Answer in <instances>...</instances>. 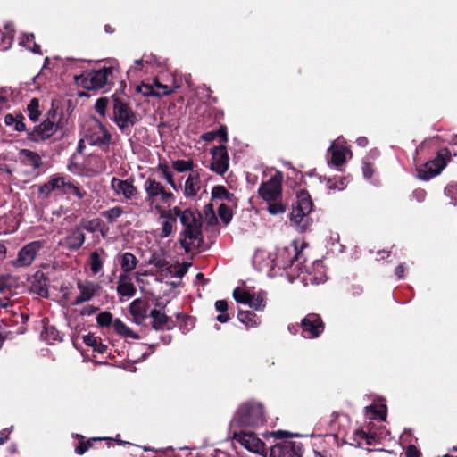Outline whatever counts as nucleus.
Listing matches in <instances>:
<instances>
[{"instance_id":"6e6552de","label":"nucleus","mask_w":457,"mask_h":457,"mask_svg":"<svg viewBox=\"0 0 457 457\" xmlns=\"http://www.w3.org/2000/svg\"><path fill=\"white\" fill-rule=\"evenodd\" d=\"M232 439L236 440L247 451L260 455L266 454L265 444L254 433L244 428L230 429Z\"/></svg>"},{"instance_id":"9b49d317","label":"nucleus","mask_w":457,"mask_h":457,"mask_svg":"<svg viewBox=\"0 0 457 457\" xmlns=\"http://www.w3.org/2000/svg\"><path fill=\"white\" fill-rule=\"evenodd\" d=\"M212 161L210 170L219 175L227 172L229 167V157L225 145L215 146L211 150Z\"/></svg>"},{"instance_id":"b1692460","label":"nucleus","mask_w":457,"mask_h":457,"mask_svg":"<svg viewBox=\"0 0 457 457\" xmlns=\"http://www.w3.org/2000/svg\"><path fill=\"white\" fill-rule=\"evenodd\" d=\"M328 154L331 155L330 162L334 166L344 164L346 161V155H351V152L346 147L336 141L332 142L328 150Z\"/></svg>"},{"instance_id":"c756f323","label":"nucleus","mask_w":457,"mask_h":457,"mask_svg":"<svg viewBox=\"0 0 457 457\" xmlns=\"http://www.w3.org/2000/svg\"><path fill=\"white\" fill-rule=\"evenodd\" d=\"M137 263H138V260L133 253H129V252L124 253L121 255V259H120V267L123 271L122 273L129 274V272H130L134 269H136Z\"/></svg>"},{"instance_id":"5701e85b","label":"nucleus","mask_w":457,"mask_h":457,"mask_svg":"<svg viewBox=\"0 0 457 457\" xmlns=\"http://www.w3.org/2000/svg\"><path fill=\"white\" fill-rule=\"evenodd\" d=\"M18 161L22 165L31 168L33 171L37 170L42 164L40 155L29 149H21L18 154Z\"/></svg>"},{"instance_id":"4be33fe9","label":"nucleus","mask_w":457,"mask_h":457,"mask_svg":"<svg viewBox=\"0 0 457 457\" xmlns=\"http://www.w3.org/2000/svg\"><path fill=\"white\" fill-rule=\"evenodd\" d=\"M273 457H300V447L294 442L276 445L271 451Z\"/></svg>"},{"instance_id":"473e14b6","label":"nucleus","mask_w":457,"mask_h":457,"mask_svg":"<svg viewBox=\"0 0 457 457\" xmlns=\"http://www.w3.org/2000/svg\"><path fill=\"white\" fill-rule=\"evenodd\" d=\"M113 328L116 333L120 336L130 337V338H138V336L133 332L124 322L120 320L117 319L113 321Z\"/></svg>"},{"instance_id":"338daca9","label":"nucleus","mask_w":457,"mask_h":457,"mask_svg":"<svg viewBox=\"0 0 457 457\" xmlns=\"http://www.w3.org/2000/svg\"><path fill=\"white\" fill-rule=\"evenodd\" d=\"M10 431L8 429H4L0 432V445H4L9 438Z\"/></svg>"},{"instance_id":"cd10ccee","label":"nucleus","mask_w":457,"mask_h":457,"mask_svg":"<svg viewBox=\"0 0 457 457\" xmlns=\"http://www.w3.org/2000/svg\"><path fill=\"white\" fill-rule=\"evenodd\" d=\"M237 318L247 328H256L261 323L259 317L250 311H239Z\"/></svg>"},{"instance_id":"2eb2a0df","label":"nucleus","mask_w":457,"mask_h":457,"mask_svg":"<svg viewBox=\"0 0 457 457\" xmlns=\"http://www.w3.org/2000/svg\"><path fill=\"white\" fill-rule=\"evenodd\" d=\"M302 335L305 338H316L324 329L323 322L319 315L308 314L301 322Z\"/></svg>"},{"instance_id":"13d9d810","label":"nucleus","mask_w":457,"mask_h":457,"mask_svg":"<svg viewBox=\"0 0 457 457\" xmlns=\"http://www.w3.org/2000/svg\"><path fill=\"white\" fill-rule=\"evenodd\" d=\"M10 290V285L8 279L5 278H0V293L4 294Z\"/></svg>"},{"instance_id":"7c9ffc66","label":"nucleus","mask_w":457,"mask_h":457,"mask_svg":"<svg viewBox=\"0 0 457 457\" xmlns=\"http://www.w3.org/2000/svg\"><path fill=\"white\" fill-rule=\"evenodd\" d=\"M24 117L22 115L7 114L4 117V123L7 126L13 127L14 130L21 132L26 129L24 124Z\"/></svg>"},{"instance_id":"8fccbe9b","label":"nucleus","mask_w":457,"mask_h":457,"mask_svg":"<svg viewBox=\"0 0 457 457\" xmlns=\"http://www.w3.org/2000/svg\"><path fill=\"white\" fill-rule=\"evenodd\" d=\"M87 195L86 191L80 188L79 186L75 185L72 181L70 184V187L66 192V195L69 197L70 195H74L78 199H82Z\"/></svg>"},{"instance_id":"79ce46f5","label":"nucleus","mask_w":457,"mask_h":457,"mask_svg":"<svg viewBox=\"0 0 457 457\" xmlns=\"http://www.w3.org/2000/svg\"><path fill=\"white\" fill-rule=\"evenodd\" d=\"M34 34H23L20 39V44L34 53H39L40 46L34 42Z\"/></svg>"},{"instance_id":"69168bd1","label":"nucleus","mask_w":457,"mask_h":457,"mask_svg":"<svg viewBox=\"0 0 457 457\" xmlns=\"http://www.w3.org/2000/svg\"><path fill=\"white\" fill-rule=\"evenodd\" d=\"M84 343L90 346H95L97 343L96 338L94 336L87 335L84 337Z\"/></svg>"},{"instance_id":"f3484780","label":"nucleus","mask_w":457,"mask_h":457,"mask_svg":"<svg viewBox=\"0 0 457 457\" xmlns=\"http://www.w3.org/2000/svg\"><path fill=\"white\" fill-rule=\"evenodd\" d=\"M77 288L79 295L74 299L73 305H79L84 302L90 301L100 291L101 286L90 280H79Z\"/></svg>"},{"instance_id":"a19ab883","label":"nucleus","mask_w":457,"mask_h":457,"mask_svg":"<svg viewBox=\"0 0 457 457\" xmlns=\"http://www.w3.org/2000/svg\"><path fill=\"white\" fill-rule=\"evenodd\" d=\"M123 213V209L120 206L112 207L102 212V217L109 223H114Z\"/></svg>"},{"instance_id":"7ed1b4c3","label":"nucleus","mask_w":457,"mask_h":457,"mask_svg":"<svg viewBox=\"0 0 457 457\" xmlns=\"http://www.w3.org/2000/svg\"><path fill=\"white\" fill-rule=\"evenodd\" d=\"M313 204L309 193L300 190L296 194V201L290 214V222L295 229L301 233L307 231L312 225V219L310 217Z\"/></svg>"},{"instance_id":"c9c22d12","label":"nucleus","mask_w":457,"mask_h":457,"mask_svg":"<svg viewBox=\"0 0 457 457\" xmlns=\"http://www.w3.org/2000/svg\"><path fill=\"white\" fill-rule=\"evenodd\" d=\"M188 270V264H170L168 265L165 269V271L173 278H181Z\"/></svg>"},{"instance_id":"4468645a","label":"nucleus","mask_w":457,"mask_h":457,"mask_svg":"<svg viewBox=\"0 0 457 457\" xmlns=\"http://www.w3.org/2000/svg\"><path fill=\"white\" fill-rule=\"evenodd\" d=\"M111 188L114 195L122 197L127 201L135 199L138 194L132 179H120L113 177L111 180Z\"/></svg>"},{"instance_id":"1a4fd4ad","label":"nucleus","mask_w":457,"mask_h":457,"mask_svg":"<svg viewBox=\"0 0 457 457\" xmlns=\"http://www.w3.org/2000/svg\"><path fill=\"white\" fill-rule=\"evenodd\" d=\"M44 246V242L41 240L32 241L25 245L17 254V258L12 262L15 268L28 267L35 261L38 252Z\"/></svg>"},{"instance_id":"0e129e2a","label":"nucleus","mask_w":457,"mask_h":457,"mask_svg":"<svg viewBox=\"0 0 457 457\" xmlns=\"http://www.w3.org/2000/svg\"><path fill=\"white\" fill-rule=\"evenodd\" d=\"M413 197L418 202H422L426 197V192L423 189H417L413 192Z\"/></svg>"},{"instance_id":"dca6fc26","label":"nucleus","mask_w":457,"mask_h":457,"mask_svg":"<svg viewBox=\"0 0 457 457\" xmlns=\"http://www.w3.org/2000/svg\"><path fill=\"white\" fill-rule=\"evenodd\" d=\"M233 297L237 303L247 304L257 311H262L265 307L264 297L262 294L256 295L237 287L233 292Z\"/></svg>"},{"instance_id":"f704fd0d","label":"nucleus","mask_w":457,"mask_h":457,"mask_svg":"<svg viewBox=\"0 0 457 457\" xmlns=\"http://www.w3.org/2000/svg\"><path fill=\"white\" fill-rule=\"evenodd\" d=\"M171 168L179 173L194 171V162L192 160H174L171 161Z\"/></svg>"},{"instance_id":"6e6d98bb","label":"nucleus","mask_w":457,"mask_h":457,"mask_svg":"<svg viewBox=\"0 0 457 457\" xmlns=\"http://www.w3.org/2000/svg\"><path fill=\"white\" fill-rule=\"evenodd\" d=\"M215 309L220 312H226L228 309V303L225 300H218L215 303Z\"/></svg>"},{"instance_id":"bb28decb","label":"nucleus","mask_w":457,"mask_h":457,"mask_svg":"<svg viewBox=\"0 0 457 457\" xmlns=\"http://www.w3.org/2000/svg\"><path fill=\"white\" fill-rule=\"evenodd\" d=\"M157 169L162 173V178L165 179L167 184L170 185L174 191H178V186L174 180L173 172L170 170L172 169L171 165L170 166L167 162H159Z\"/></svg>"},{"instance_id":"4c0bfd02","label":"nucleus","mask_w":457,"mask_h":457,"mask_svg":"<svg viewBox=\"0 0 457 457\" xmlns=\"http://www.w3.org/2000/svg\"><path fill=\"white\" fill-rule=\"evenodd\" d=\"M326 187L328 190H338L342 191L347 187V180L344 177H338L334 179H325Z\"/></svg>"},{"instance_id":"a211bd4d","label":"nucleus","mask_w":457,"mask_h":457,"mask_svg":"<svg viewBox=\"0 0 457 457\" xmlns=\"http://www.w3.org/2000/svg\"><path fill=\"white\" fill-rule=\"evenodd\" d=\"M71 180L63 176H53L46 183L39 188V193L48 195L51 192L57 191L66 195Z\"/></svg>"},{"instance_id":"ddd939ff","label":"nucleus","mask_w":457,"mask_h":457,"mask_svg":"<svg viewBox=\"0 0 457 457\" xmlns=\"http://www.w3.org/2000/svg\"><path fill=\"white\" fill-rule=\"evenodd\" d=\"M253 265L258 271L269 277L272 276V270L276 266L275 253L264 249L257 250L253 258Z\"/></svg>"},{"instance_id":"f8f14e48","label":"nucleus","mask_w":457,"mask_h":457,"mask_svg":"<svg viewBox=\"0 0 457 457\" xmlns=\"http://www.w3.org/2000/svg\"><path fill=\"white\" fill-rule=\"evenodd\" d=\"M282 175L278 172L266 182L262 183L259 187L260 196L267 201H275L281 194Z\"/></svg>"},{"instance_id":"412c9836","label":"nucleus","mask_w":457,"mask_h":457,"mask_svg":"<svg viewBox=\"0 0 457 457\" xmlns=\"http://www.w3.org/2000/svg\"><path fill=\"white\" fill-rule=\"evenodd\" d=\"M202 187V181L198 171H192L188 174L183 187V194L186 198H193L197 195Z\"/></svg>"},{"instance_id":"bf43d9fd","label":"nucleus","mask_w":457,"mask_h":457,"mask_svg":"<svg viewBox=\"0 0 457 457\" xmlns=\"http://www.w3.org/2000/svg\"><path fill=\"white\" fill-rule=\"evenodd\" d=\"M362 172H363V176L365 178H367V179L371 178V176L373 174L372 166L370 163H364V165L362 167Z\"/></svg>"},{"instance_id":"a18cd8bd","label":"nucleus","mask_w":457,"mask_h":457,"mask_svg":"<svg viewBox=\"0 0 457 457\" xmlns=\"http://www.w3.org/2000/svg\"><path fill=\"white\" fill-rule=\"evenodd\" d=\"M218 214L226 225L228 224L232 219L231 210L224 203L219 204Z\"/></svg>"},{"instance_id":"ea45409f","label":"nucleus","mask_w":457,"mask_h":457,"mask_svg":"<svg viewBox=\"0 0 457 457\" xmlns=\"http://www.w3.org/2000/svg\"><path fill=\"white\" fill-rule=\"evenodd\" d=\"M89 265L94 275L98 274L103 270L104 262L98 252L96 251L90 254Z\"/></svg>"},{"instance_id":"09e8293b","label":"nucleus","mask_w":457,"mask_h":457,"mask_svg":"<svg viewBox=\"0 0 457 457\" xmlns=\"http://www.w3.org/2000/svg\"><path fill=\"white\" fill-rule=\"evenodd\" d=\"M108 104L109 100L107 97H100L96 101L95 109L100 116L105 117Z\"/></svg>"},{"instance_id":"e2e57ef3","label":"nucleus","mask_w":457,"mask_h":457,"mask_svg":"<svg viewBox=\"0 0 457 457\" xmlns=\"http://www.w3.org/2000/svg\"><path fill=\"white\" fill-rule=\"evenodd\" d=\"M445 191L452 197L457 198V183L447 186Z\"/></svg>"},{"instance_id":"49530a36","label":"nucleus","mask_w":457,"mask_h":457,"mask_svg":"<svg viewBox=\"0 0 457 457\" xmlns=\"http://www.w3.org/2000/svg\"><path fill=\"white\" fill-rule=\"evenodd\" d=\"M153 83H154V92H155L154 94V96L161 97V96H168L172 92L171 88L167 85L161 84L157 80H154Z\"/></svg>"},{"instance_id":"37998d69","label":"nucleus","mask_w":457,"mask_h":457,"mask_svg":"<svg viewBox=\"0 0 457 457\" xmlns=\"http://www.w3.org/2000/svg\"><path fill=\"white\" fill-rule=\"evenodd\" d=\"M27 110L29 112V117L32 121H37L39 119L41 114L39 111V101L37 98H33L30 100L29 104L27 106Z\"/></svg>"},{"instance_id":"de8ad7c7","label":"nucleus","mask_w":457,"mask_h":457,"mask_svg":"<svg viewBox=\"0 0 457 457\" xmlns=\"http://www.w3.org/2000/svg\"><path fill=\"white\" fill-rule=\"evenodd\" d=\"M267 210L271 215H277L284 213L286 212V207L281 202H276L275 200L269 202Z\"/></svg>"},{"instance_id":"774afa93","label":"nucleus","mask_w":457,"mask_h":457,"mask_svg":"<svg viewBox=\"0 0 457 457\" xmlns=\"http://www.w3.org/2000/svg\"><path fill=\"white\" fill-rule=\"evenodd\" d=\"M405 267L403 264H400L395 269V275L398 278H403L404 277Z\"/></svg>"},{"instance_id":"680f3d73","label":"nucleus","mask_w":457,"mask_h":457,"mask_svg":"<svg viewBox=\"0 0 457 457\" xmlns=\"http://www.w3.org/2000/svg\"><path fill=\"white\" fill-rule=\"evenodd\" d=\"M218 137H221L222 142L225 144L228 142V134H227V129L225 126H221L217 130Z\"/></svg>"},{"instance_id":"c85d7f7f","label":"nucleus","mask_w":457,"mask_h":457,"mask_svg":"<svg viewBox=\"0 0 457 457\" xmlns=\"http://www.w3.org/2000/svg\"><path fill=\"white\" fill-rule=\"evenodd\" d=\"M14 31L9 25L4 26V29H0V50L5 51L9 49L12 44Z\"/></svg>"},{"instance_id":"603ef678","label":"nucleus","mask_w":457,"mask_h":457,"mask_svg":"<svg viewBox=\"0 0 457 457\" xmlns=\"http://www.w3.org/2000/svg\"><path fill=\"white\" fill-rule=\"evenodd\" d=\"M161 226L162 228L160 237L162 238L170 237L173 233L175 228L173 226H171V224L169 221H165L164 220H162Z\"/></svg>"},{"instance_id":"39448f33","label":"nucleus","mask_w":457,"mask_h":457,"mask_svg":"<svg viewBox=\"0 0 457 457\" xmlns=\"http://www.w3.org/2000/svg\"><path fill=\"white\" fill-rule=\"evenodd\" d=\"M113 67H104L99 70L87 71L76 76V83L85 89L96 90L104 88L112 80Z\"/></svg>"},{"instance_id":"3c124183","label":"nucleus","mask_w":457,"mask_h":457,"mask_svg":"<svg viewBox=\"0 0 457 457\" xmlns=\"http://www.w3.org/2000/svg\"><path fill=\"white\" fill-rule=\"evenodd\" d=\"M96 321L100 327H108L112 322V315L108 312H100L96 317Z\"/></svg>"},{"instance_id":"c03bdc74","label":"nucleus","mask_w":457,"mask_h":457,"mask_svg":"<svg viewBox=\"0 0 457 457\" xmlns=\"http://www.w3.org/2000/svg\"><path fill=\"white\" fill-rule=\"evenodd\" d=\"M155 215L158 216L160 219L164 220L165 221H169L174 228L177 223V219H179V214H176L174 212V207L165 209L163 214Z\"/></svg>"},{"instance_id":"4d7b16f0","label":"nucleus","mask_w":457,"mask_h":457,"mask_svg":"<svg viewBox=\"0 0 457 457\" xmlns=\"http://www.w3.org/2000/svg\"><path fill=\"white\" fill-rule=\"evenodd\" d=\"M218 137L217 131H210L202 135V139L205 142H212Z\"/></svg>"},{"instance_id":"f257e3e1","label":"nucleus","mask_w":457,"mask_h":457,"mask_svg":"<svg viewBox=\"0 0 457 457\" xmlns=\"http://www.w3.org/2000/svg\"><path fill=\"white\" fill-rule=\"evenodd\" d=\"M174 212L179 214V220L184 227L180 233L179 243L187 253L197 247L202 240L200 214L188 209L182 210L174 206Z\"/></svg>"},{"instance_id":"58836bf2","label":"nucleus","mask_w":457,"mask_h":457,"mask_svg":"<svg viewBox=\"0 0 457 457\" xmlns=\"http://www.w3.org/2000/svg\"><path fill=\"white\" fill-rule=\"evenodd\" d=\"M212 200H228L231 202L234 198L233 194L228 192L223 186H215L212 190Z\"/></svg>"},{"instance_id":"5fc2aeb1","label":"nucleus","mask_w":457,"mask_h":457,"mask_svg":"<svg viewBox=\"0 0 457 457\" xmlns=\"http://www.w3.org/2000/svg\"><path fill=\"white\" fill-rule=\"evenodd\" d=\"M138 92L145 96H154L155 92L154 89V83L152 84H142L137 88Z\"/></svg>"},{"instance_id":"a878e982","label":"nucleus","mask_w":457,"mask_h":457,"mask_svg":"<svg viewBox=\"0 0 457 457\" xmlns=\"http://www.w3.org/2000/svg\"><path fill=\"white\" fill-rule=\"evenodd\" d=\"M87 141L93 145H105L111 141V134L102 124H97L96 130L88 135Z\"/></svg>"},{"instance_id":"e433bc0d","label":"nucleus","mask_w":457,"mask_h":457,"mask_svg":"<svg viewBox=\"0 0 457 457\" xmlns=\"http://www.w3.org/2000/svg\"><path fill=\"white\" fill-rule=\"evenodd\" d=\"M140 299H136L129 304V312L137 322L145 316V310L142 307Z\"/></svg>"},{"instance_id":"f03ea898","label":"nucleus","mask_w":457,"mask_h":457,"mask_svg":"<svg viewBox=\"0 0 457 457\" xmlns=\"http://www.w3.org/2000/svg\"><path fill=\"white\" fill-rule=\"evenodd\" d=\"M143 187L145 193V204L154 215L163 214L164 210L171 207L175 202L174 194L155 179H146Z\"/></svg>"},{"instance_id":"aec40b11","label":"nucleus","mask_w":457,"mask_h":457,"mask_svg":"<svg viewBox=\"0 0 457 457\" xmlns=\"http://www.w3.org/2000/svg\"><path fill=\"white\" fill-rule=\"evenodd\" d=\"M86 239L84 232L79 228L71 230L65 237L59 241V245L75 251L79 249Z\"/></svg>"},{"instance_id":"20e7f679","label":"nucleus","mask_w":457,"mask_h":457,"mask_svg":"<svg viewBox=\"0 0 457 457\" xmlns=\"http://www.w3.org/2000/svg\"><path fill=\"white\" fill-rule=\"evenodd\" d=\"M263 408L260 403H245L236 411L230 421V429L254 428L263 423Z\"/></svg>"},{"instance_id":"2f4dec72","label":"nucleus","mask_w":457,"mask_h":457,"mask_svg":"<svg viewBox=\"0 0 457 457\" xmlns=\"http://www.w3.org/2000/svg\"><path fill=\"white\" fill-rule=\"evenodd\" d=\"M150 317L154 320L153 327L155 329L163 328L169 321L168 316L159 310H152L150 312Z\"/></svg>"},{"instance_id":"052dcab7","label":"nucleus","mask_w":457,"mask_h":457,"mask_svg":"<svg viewBox=\"0 0 457 457\" xmlns=\"http://www.w3.org/2000/svg\"><path fill=\"white\" fill-rule=\"evenodd\" d=\"M405 453L407 457H420V453L414 445H410Z\"/></svg>"},{"instance_id":"393cba45","label":"nucleus","mask_w":457,"mask_h":457,"mask_svg":"<svg viewBox=\"0 0 457 457\" xmlns=\"http://www.w3.org/2000/svg\"><path fill=\"white\" fill-rule=\"evenodd\" d=\"M156 59L151 55H144L141 59L136 60L134 65L131 66L127 73L129 77H137L140 71L147 72L149 66H154Z\"/></svg>"},{"instance_id":"864d4df0","label":"nucleus","mask_w":457,"mask_h":457,"mask_svg":"<svg viewBox=\"0 0 457 457\" xmlns=\"http://www.w3.org/2000/svg\"><path fill=\"white\" fill-rule=\"evenodd\" d=\"M150 263L159 269H166L168 266L166 259L158 255H154L150 261Z\"/></svg>"},{"instance_id":"72a5a7b5","label":"nucleus","mask_w":457,"mask_h":457,"mask_svg":"<svg viewBox=\"0 0 457 457\" xmlns=\"http://www.w3.org/2000/svg\"><path fill=\"white\" fill-rule=\"evenodd\" d=\"M386 406L384 404L380 405H370L365 408V413L370 419L380 418L382 420L386 418Z\"/></svg>"},{"instance_id":"423d86ee","label":"nucleus","mask_w":457,"mask_h":457,"mask_svg":"<svg viewBox=\"0 0 457 457\" xmlns=\"http://www.w3.org/2000/svg\"><path fill=\"white\" fill-rule=\"evenodd\" d=\"M112 120L121 130H125L134 126L137 119L136 113L126 101L120 97H113Z\"/></svg>"},{"instance_id":"6ab92c4d","label":"nucleus","mask_w":457,"mask_h":457,"mask_svg":"<svg viewBox=\"0 0 457 457\" xmlns=\"http://www.w3.org/2000/svg\"><path fill=\"white\" fill-rule=\"evenodd\" d=\"M137 289L132 281V277L129 274H120L117 281V293L120 301L123 298H131L136 295Z\"/></svg>"},{"instance_id":"9d476101","label":"nucleus","mask_w":457,"mask_h":457,"mask_svg":"<svg viewBox=\"0 0 457 457\" xmlns=\"http://www.w3.org/2000/svg\"><path fill=\"white\" fill-rule=\"evenodd\" d=\"M59 129V124L55 120V115L44 120L31 132L28 134V139L33 142H39L50 138Z\"/></svg>"},{"instance_id":"0eeeda50","label":"nucleus","mask_w":457,"mask_h":457,"mask_svg":"<svg viewBox=\"0 0 457 457\" xmlns=\"http://www.w3.org/2000/svg\"><path fill=\"white\" fill-rule=\"evenodd\" d=\"M449 160V150L446 148L439 150L433 160L420 165L417 169L418 178L423 180H428L437 176L446 166Z\"/></svg>"}]
</instances>
